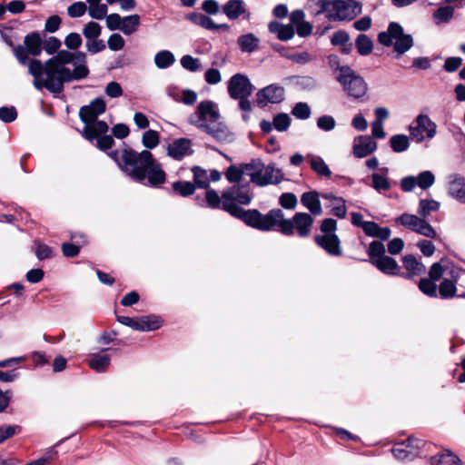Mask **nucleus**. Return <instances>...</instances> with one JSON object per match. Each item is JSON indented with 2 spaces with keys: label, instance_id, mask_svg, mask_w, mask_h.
<instances>
[{
  "label": "nucleus",
  "instance_id": "nucleus-63",
  "mask_svg": "<svg viewBox=\"0 0 465 465\" xmlns=\"http://www.w3.org/2000/svg\"><path fill=\"white\" fill-rule=\"evenodd\" d=\"M344 198L336 199V204L332 206L331 213L332 215L343 219L347 214V207Z\"/></svg>",
  "mask_w": 465,
  "mask_h": 465
},
{
  "label": "nucleus",
  "instance_id": "nucleus-5",
  "mask_svg": "<svg viewBox=\"0 0 465 465\" xmlns=\"http://www.w3.org/2000/svg\"><path fill=\"white\" fill-rule=\"evenodd\" d=\"M219 119L217 104L211 100H204L198 104L196 111L190 115L189 123L219 143L231 142L232 134L226 124L219 122Z\"/></svg>",
  "mask_w": 465,
  "mask_h": 465
},
{
  "label": "nucleus",
  "instance_id": "nucleus-20",
  "mask_svg": "<svg viewBox=\"0 0 465 465\" xmlns=\"http://www.w3.org/2000/svg\"><path fill=\"white\" fill-rule=\"evenodd\" d=\"M109 129L106 122L103 120H94L90 124H85L83 129L82 135L90 143H94L97 136L104 135Z\"/></svg>",
  "mask_w": 465,
  "mask_h": 465
},
{
  "label": "nucleus",
  "instance_id": "nucleus-60",
  "mask_svg": "<svg viewBox=\"0 0 465 465\" xmlns=\"http://www.w3.org/2000/svg\"><path fill=\"white\" fill-rule=\"evenodd\" d=\"M85 47L87 52L91 54H95L104 51L106 48V45L103 39L94 38V40H86Z\"/></svg>",
  "mask_w": 465,
  "mask_h": 465
},
{
  "label": "nucleus",
  "instance_id": "nucleus-40",
  "mask_svg": "<svg viewBox=\"0 0 465 465\" xmlns=\"http://www.w3.org/2000/svg\"><path fill=\"white\" fill-rule=\"evenodd\" d=\"M371 177V187L379 193L389 191L391 189V182L387 176L378 173H373Z\"/></svg>",
  "mask_w": 465,
  "mask_h": 465
},
{
  "label": "nucleus",
  "instance_id": "nucleus-50",
  "mask_svg": "<svg viewBox=\"0 0 465 465\" xmlns=\"http://www.w3.org/2000/svg\"><path fill=\"white\" fill-rule=\"evenodd\" d=\"M453 14L454 8L450 5H445L439 7L434 12L433 17L437 21V24L448 23L453 17Z\"/></svg>",
  "mask_w": 465,
  "mask_h": 465
},
{
  "label": "nucleus",
  "instance_id": "nucleus-1",
  "mask_svg": "<svg viewBox=\"0 0 465 465\" xmlns=\"http://www.w3.org/2000/svg\"><path fill=\"white\" fill-rule=\"evenodd\" d=\"M43 51V38L37 31L28 33L24 38V45L14 47V55L20 64L28 66V73L34 77L33 84L41 91L46 89L54 96L64 91V84L85 79L90 70L84 52L71 53L62 50L45 63L33 58Z\"/></svg>",
  "mask_w": 465,
  "mask_h": 465
},
{
  "label": "nucleus",
  "instance_id": "nucleus-32",
  "mask_svg": "<svg viewBox=\"0 0 465 465\" xmlns=\"http://www.w3.org/2000/svg\"><path fill=\"white\" fill-rule=\"evenodd\" d=\"M175 62L174 54L168 50H162L155 54L154 64L159 69L171 67Z\"/></svg>",
  "mask_w": 465,
  "mask_h": 465
},
{
  "label": "nucleus",
  "instance_id": "nucleus-36",
  "mask_svg": "<svg viewBox=\"0 0 465 465\" xmlns=\"http://www.w3.org/2000/svg\"><path fill=\"white\" fill-rule=\"evenodd\" d=\"M419 290L430 298L438 297V285L430 278H421L418 282Z\"/></svg>",
  "mask_w": 465,
  "mask_h": 465
},
{
  "label": "nucleus",
  "instance_id": "nucleus-23",
  "mask_svg": "<svg viewBox=\"0 0 465 465\" xmlns=\"http://www.w3.org/2000/svg\"><path fill=\"white\" fill-rule=\"evenodd\" d=\"M268 30L271 34L276 35L280 41H289L293 38L295 30L292 25H283L278 21H271L268 24Z\"/></svg>",
  "mask_w": 465,
  "mask_h": 465
},
{
  "label": "nucleus",
  "instance_id": "nucleus-30",
  "mask_svg": "<svg viewBox=\"0 0 465 465\" xmlns=\"http://www.w3.org/2000/svg\"><path fill=\"white\" fill-rule=\"evenodd\" d=\"M430 462L431 465H461L460 459L450 450L440 455L431 456Z\"/></svg>",
  "mask_w": 465,
  "mask_h": 465
},
{
  "label": "nucleus",
  "instance_id": "nucleus-51",
  "mask_svg": "<svg viewBox=\"0 0 465 465\" xmlns=\"http://www.w3.org/2000/svg\"><path fill=\"white\" fill-rule=\"evenodd\" d=\"M64 43L68 48L67 51L76 53L83 44V39L78 33H70L65 36Z\"/></svg>",
  "mask_w": 465,
  "mask_h": 465
},
{
  "label": "nucleus",
  "instance_id": "nucleus-6",
  "mask_svg": "<svg viewBox=\"0 0 465 465\" xmlns=\"http://www.w3.org/2000/svg\"><path fill=\"white\" fill-rule=\"evenodd\" d=\"M243 174L250 177V182L259 187L269 184H278L283 180V173L281 169L276 168L274 163L265 165L261 158H252L248 163H241Z\"/></svg>",
  "mask_w": 465,
  "mask_h": 465
},
{
  "label": "nucleus",
  "instance_id": "nucleus-61",
  "mask_svg": "<svg viewBox=\"0 0 465 465\" xmlns=\"http://www.w3.org/2000/svg\"><path fill=\"white\" fill-rule=\"evenodd\" d=\"M417 233L423 235L427 238L435 239L437 237V232L434 228L426 221V219H422L421 223H420L416 232Z\"/></svg>",
  "mask_w": 465,
  "mask_h": 465
},
{
  "label": "nucleus",
  "instance_id": "nucleus-11",
  "mask_svg": "<svg viewBox=\"0 0 465 465\" xmlns=\"http://www.w3.org/2000/svg\"><path fill=\"white\" fill-rule=\"evenodd\" d=\"M409 132L411 138L417 143H421L424 140L423 133H426L428 139H432L436 135L437 125L429 115L420 114L409 126Z\"/></svg>",
  "mask_w": 465,
  "mask_h": 465
},
{
  "label": "nucleus",
  "instance_id": "nucleus-43",
  "mask_svg": "<svg viewBox=\"0 0 465 465\" xmlns=\"http://www.w3.org/2000/svg\"><path fill=\"white\" fill-rule=\"evenodd\" d=\"M385 246L381 241H372L367 251L370 262L372 264L374 261L380 259V257L385 256Z\"/></svg>",
  "mask_w": 465,
  "mask_h": 465
},
{
  "label": "nucleus",
  "instance_id": "nucleus-15",
  "mask_svg": "<svg viewBox=\"0 0 465 465\" xmlns=\"http://www.w3.org/2000/svg\"><path fill=\"white\" fill-rule=\"evenodd\" d=\"M337 5L334 15L336 21H351L361 13V4L360 2L347 3L343 0H337Z\"/></svg>",
  "mask_w": 465,
  "mask_h": 465
},
{
  "label": "nucleus",
  "instance_id": "nucleus-13",
  "mask_svg": "<svg viewBox=\"0 0 465 465\" xmlns=\"http://www.w3.org/2000/svg\"><path fill=\"white\" fill-rule=\"evenodd\" d=\"M106 110V104L103 97H96L87 105L79 110V118L84 124H90Z\"/></svg>",
  "mask_w": 465,
  "mask_h": 465
},
{
  "label": "nucleus",
  "instance_id": "nucleus-42",
  "mask_svg": "<svg viewBox=\"0 0 465 465\" xmlns=\"http://www.w3.org/2000/svg\"><path fill=\"white\" fill-rule=\"evenodd\" d=\"M192 172L193 174V184L195 187H199L202 189L209 188V178L207 176V173L204 169L199 166H193L192 168Z\"/></svg>",
  "mask_w": 465,
  "mask_h": 465
},
{
  "label": "nucleus",
  "instance_id": "nucleus-54",
  "mask_svg": "<svg viewBox=\"0 0 465 465\" xmlns=\"http://www.w3.org/2000/svg\"><path fill=\"white\" fill-rule=\"evenodd\" d=\"M272 124L278 132H285L291 125V118L285 113H280L273 117Z\"/></svg>",
  "mask_w": 465,
  "mask_h": 465
},
{
  "label": "nucleus",
  "instance_id": "nucleus-47",
  "mask_svg": "<svg viewBox=\"0 0 465 465\" xmlns=\"http://www.w3.org/2000/svg\"><path fill=\"white\" fill-rule=\"evenodd\" d=\"M160 143L159 133L155 130L145 131L142 137V143L147 149L155 148Z\"/></svg>",
  "mask_w": 465,
  "mask_h": 465
},
{
  "label": "nucleus",
  "instance_id": "nucleus-64",
  "mask_svg": "<svg viewBox=\"0 0 465 465\" xmlns=\"http://www.w3.org/2000/svg\"><path fill=\"white\" fill-rule=\"evenodd\" d=\"M320 230L322 234H336L337 221L332 218H326L322 220Z\"/></svg>",
  "mask_w": 465,
  "mask_h": 465
},
{
  "label": "nucleus",
  "instance_id": "nucleus-59",
  "mask_svg": "<svg viewBox=\"0 0 465 465\" xmlns=\"http://www.w3.org/2000/svg\"><path fill=\"white\" fill-rule=\"evenodd\" d=\"M17 118V111L15 106H2L0 107V120L4 123L9 124Z\"/></svg>",
  "mask_w": 465,
  "mask_h": 465
},
{
  "label": "nucleus",
  "instance_id": "nucleus-56",
  "mask_svg": "<svg viewBox=\"0 0 465 465\" xmlns=\"http://www.w3.org/2000/svg\"><path fill=\"white\" fill-rule=\"evenodd\" d=\"M22 430L19 425H2L0 426V444L5 440L13 437Z\"/></svg>",
  "mask_w": 465,
  "mask_h": 465
},
{
  "label": "nucleus",
  "instance_id": "nucleus-52",
  "mask_svg": "<svg viewBox=\"0 0 465 465\" xmlns=\"http://www.w3.org/2000/svg\"><path fill=\"white\" fill-rule=\"evenodd\" d=\"M101 25L94 21L88 22L83 28V35L86 40L98 38L101 35Z\"/></svg>",
  "mask_w": 465,
  "mask_h": 465
},
{
  "label": "nucleus",
  "instance_id": "nucleus-24",
  "mask_svg": "<svg viewBox=\"0 0 465 465\" xmlns=\"http://www.w3.org/2000/svg\"><path fill=\"white\" fill-rule=\"evenodd\" d=\"M260 44V39L252 33L241 35L237 38V45L242 53L252 54L255 52Z\"/></svg>",
  "mask_w": 465,
  "mask_h": 465
},
{
  "label": "nucleus",
  "instance_id": "nucleus-48",
  "mask_svg": "<svg viewBox=\"0 0 465 465\" xmlns=\"http://www.w3.org/2000/svg\"><path fill=\"white\" fill-rule=\"evenodd\" d=\"M415 178L417 179V186L422 190L429 189L435 183V175L431 171L420 172Z\"/></svg>",
  "mask_w": 465,
  "mask_h": 465
},
{
  "label": "nucleus",
  "instance_id": "nucleus-12",
  "mask_svg": "<svg viewBox=\"0 0 465 465\" xmlns=\"http://www.w3.org/2000/svg\"><path fill=\"white\" fill-rule=\"evenodd\" d=\"M285 90L278 84H269L256 93V104L260 108H264L268 104H279L284 100Z\"/></svg>",
  "mask_w": 465,
  "mask_h": 465
},
{
  "label": "nucleus",
  "instance_id": "nucleus-46",
  "mask_svg": "<svg viewBox=\"0 0 465 465\" xmlns=\"http://www.w3.org/2000/svg\"><path fill=\"white\" fill-rule=\"evenodd\" d=\"M292 79L294 81V84L304 91H312L317 87V81L312 76H294Z\"/></svg>",
  "mask_w": 465,
  "mask_h": 465
},
{
  "label": "nucleus",
  "instance_id": "nucleus-10",
  "mask_svg": "<svg viewBox=\"0 0 465 465\" xmlns=\"http://www.w3.org/2000/svg\"><path fill=\"white\" fill-rule=\"evenodd\" d=\"M433 447L431 442L409 437L405 441L393 445L391 452L400 460H412L417 457H426L427 452Z\"/></svg>",
  "mask_w": 465,
  "mask_h": 465
},
{
  "label": "nucleus",
  "instance_id": "nucleus-29",
  "mask_svg": "<svg viewBox=\"0 0 465 465\" xmlns=\"http://www.w3.org/2000/svg\"><path fill=\"white\" fill-rule=\"evenodd\" d=\"M440 203L434 199H420L417 213L422 219H427L432 212L439 211Z\"/></svg>",
  "mask_w": 465,
  "mask_h": 465
},
{
  "label": "nucleus",
  "instance_id": "nucleus-37",
  "mask_svg": "<svg viewBox=\"0 0 465 465\" xmlns=\"http://www.w3.org/2000/svg\"><path fill=\"white\" fill-rule=\"evenodd\" d=\"M390 146L394 153H403L410 147L409 137L405 134H394L390 138Z\"/></svg>",
  "mask_w": 465,
  "mask_h": 465
},
{
  "label": "nucleus",
  "instance_id": "nucleus-55",
  "mask_svg": "<svg viewBox=\"0 0 465 465\" xmlns=\"http://www.w3.org/2000/svg\"><path fill=\"white\" fill-rule=\"evenodd\" d=\"M316 125L322 131L331 132L335 128L336 121L333 116L324 114L317 119Z\"/></svg>",
  "mask_w": 465,
  "mask_h": 465
},
{
  "label": "nucleus",
  "instance_id": "nucleus-34",
  "mask_svg": "<svg viewBox=\"0 0 465 465\" xmlns=\"http://www.w3.org/2000/svg\"><path fill=\"white\" fill-rule=\"evenodd\" d=\"M140 323L142 331H152L162 327L163 320L155 314L143 315L140 317Z\"/></svg>",
  "mask_w": 465,
  "mask_h": 465
},
{
  "label": "nucleus",
  "instance_id": "nucleus-16",
  "mask_svg": "<svg viewBox=\"0 0 465 465\" xmlns=\"http://www.w3.org/2000/svg\"><path fill=\"white\" fill-rule=\"evenodd\" d=\"M447 192L450 197L465 204V177L460 173L450 174Z\"/></svg>",
  "mask_w": 465,
  "mask_h": 465
},
{
  "label": "nucleus",
  "instance_id": "nucleus-7",
  "mask_svg": "<svg viewBox=\"0 0 465 465\" xmlns=\"http://www.w3.org/2000/svg\"><path fill=\"white\" fill-rule=\"evenodd\" d=\"M254 90L249 77L242 73H237L230 77L227 82V92L231 99L238 101V106L242 112H251L252 104L249 97Z\"/></svg>",
  "mask_w": 465,
  "mask_h": 465
},
{
  "label": "nucleus",
  "instance_id": "nucleus-62",
  "mask_svg": "<svg viewBox=\"0 0 465 465\" xmlns=\"http://www.w3.org/2000/svg\"><path fill=\"white\" fill-rule=\"evenodd\" d=\"M107 5L100 4L93 7H88V15L96 20H102L107 16Z\"/></svg>",
  "mask_w": 465,
  "mask_h": 465
},
{
  "label": "nucleus",
  "instance_id": "nucleus-35",
  "mask_svg": "<svg viewBox=\"0 0 465 465\" xmlns=\"http://www.w3.org/2000/svg\"><path fill=\"white\" fill-rule=\"evenodd\" d=\"M310 166L318 176L330 178L331 175V169L321 156H312Z\"/></svg>",
  "mask_w": 465,
  "mask_h": 465
},
{
  "label": "nucleus",
  "instance_id": "nucleus-25",
  "mask_svg": "<svg viewBox=\"0 0 465 465\" xmlns=\"http://www.w3.org/2000/svg\"><path fill=\"white\" fill-rule=\"evenodd\" d=\"M111 357L105 354L93 353L88 360L89 367L97 372H105L109 368Z\"/></svg>",
  "mask_w": 465,
  "mask_h": 465
},
{
  "label": "nucleus",
  "instance_id": "nucleus-8",
  "mask_svg": "<svg viewBox=\"0 0 465 465\" xmlns=\"http://www.w3.org/2000/svg\"><path fill=\"white\" fill-rule=\"evenodd\" d=\"M378 42L387 47L393 45L398 54H403L413 45L411 35L404 34L403 27L397 22H391L386 31L378 34Z\"/></svg>",
  "mask_w": 465,
  "mask_h": 465
},
{
  "label": "nucleus",
  "instance_id": "nucleus-22",
  "mask_svg": "<svg viewBox=\"0 0 465 465\" xmlns=\"http://www.w3.org/2000/svg\"><path fill=\"white\" fill-rule=\"evenodd\" d=\"M372 265L386 275H400V266L396 260L391 256L385 255L383 257H380V259L373 262Z\"/></svg>",
  "mask_w": 465,
  "mask_h": 465
},
{
  "label": "nucleus",
  "instance_id": "nucleus-41",
  "mask_svg": "<svg viewBox=\"0 0 465 465\" xmlns=\"http://www.w3.org/2000/svg\"><path fill=\"white\" fill-rule=\"evenodd\" d=\"M224 175H225L226 180L231 183L238 184V183H244L242 181V176L244 174H243V170H242L241 163L238 165H235V164L230 165L226 169Z\"/></svg>",
  "mask_w": 465,
  "mask_h": 465
},
{
  "label": "nucleus",
  "instance_id": "nucleus-9",
  "mask_svg": "<svg viewBox=\"0 0 465 465\" xmlns=\"http://www.w3.org/2000/svg\"><path fill=\"white\" fill-rule=\"evenodd\" d=\"M335 79L341 85L348 96L359 100L365 96L368 85L364 78L349 65L341 68V74H336Z\"/></svg>",
  "mask_w": 465,
  "mask_h": 465
},
{
  "label": "nucleus",
  "instance_id": "nucleus-39",
  "mask_svg": "<svg viewBox=\"0 0 465 465\" xmlns=\"http://www.w3.org/2000/svg\"><path fill=\"white\" fill-rule=\"evenodd\" d=\"M175 194L182 197H188L195 192V185L189 181H176L172 184Z\"/></svg>",
  "mask_w": 465,
  "mask_h": 465
},
{
  "label": "nucleus",
  "instance_id": "nucleus-53",
  "mask_svg": "<svg viewBox=\"0 0 465 465\" xmlns=\"http://www.w3.org/2000/svg\"><path fill=\"white\" fill-rule=\"evenodd\" d=\"M180 63L183 68L192 73H195L201 68L200 59L190 54L182 56Z\"/></svg>",
  "mask_w": 465,
  "mask_h": 465
},
{
  "label": "nucleus",
  "instance_id": "nucleus-58",
  "mask_svg": "<svg viewBox=\"0 0 465 465\" xmlns=\"http://www.w3.org/2000/svg\"><path fill=\"white\" fill-rule=\"evenodd\" d=\"M280 205L287 210H292L297 205V197L292 193H283L279 198Z\"/></svg>",
  "mask_w": 465,
  "mask_h": 465
},
{
  "label": "nucleus",
  "instance_id": "nucleus-17",
  "mask_svg": "<svg viewBox=\"0 0 465 465\" xmlns=\"http://www.w3.org/2000/svg\"><path fill=\"white\" fill-rule=\"evenodd\" d=\"M222 12L230 20H236L240 17L249 20L251 13L246 9L243 0H228L223 6Z\"/></svg>",
  "mask_w": 465,
  "mask_h": 465
},
{
  "label": "nucleus",
  "instance_id": "nucleus-44",
  "mask_svg": "<svg viewBox=\"0 0 465 465\" xmlns=\"http://www.w3.org/2000/svg\"><path fill=\"white\" fill-rule=\"evenodd\" d=\"M205 203L206 207L211 209H222L223 210V198L213 189H208L205 193Z\"/></svg>",
  "mask_w": 465,
  "mask_h": 465
},
{
  "label": "nucleus",
  "instance_id": "nucleus-33",
  "mask_svg": "<svg viewBox=\"0 0 465 465\" xmlns=\"http://www.w3.org/2000/svg\"><path fill=\"white\" fill-rule=\"evenodd\" d=\"M121 24V32H123L125 35H130L136 32L139 25H140V15H131L124 17H122Z\"/></svg>",
  "mask_w": 465,
  "mask_h": 465
},
{
  "label": "nucleus",
  "instance_id": "nucleus-28",
  "mask_svg": "<svg viewBox=\"0 0 465 465\" xmlns=\"http://www.w3.org/2000/svg\"><path fill=\"white\" fill-rule=\"evenodd\" d=\"M185 18L193 24L207 30L213 31V27L215 26V23L213 22V20L208 15L202 13L192 12L187 14L185 15Z\"/></svg>",
  "mask_w": 465,
  "mask_h": 465
},
{
  "label": "nucleus",
  "instance_id": "nucleus-21",
  "mask_svg": "<svg viewBox=\"0 0 465 465\" xmlns=\"http://www.w3.org/2000/svg\"><path fill=\"white\" fill-rule=\"evenodd\" d=\"M301 203L312 214L317 216L322 213L320 194L316 191L306 192L302 194Z\"/></svg>",
  "mask_w": 465,
  "mask_h": 465
},
{
  "label": "nucleus",
  "instance_id": "nucleus-26",
  "mask_svg": "<svg viewBox=\"0 0 465 465\" xmlns=\"http://www.w3.org/2000/svg\"><path fill=\"white\" fill-rule=\"evenodd\" d=\"M457 283L455 280L444 278L438 285V297L441 300H450L456 297Z\"/></svg>",
  "mask_w": 465,
  "mask_h": 465
},
{
  "label": "nucleus",
  "instance_id": "nucleus-49",
  "mask_svg": "<svg viewBox=\"0 0 465 465\" xmlns=\"http://www.w3.org/2000/svg\"><path fill=\"white\" fill-rule=\"evenodd\" d=\"M292 114L299 120H306L310 118L312 110L307 103L299 102L292 107Z\"/></svg>",
  "mask_w": 465,
  "mask_h": 465
},
{
  "label": "nucleus",
  "instance_id": "nucleus-3",
  "mask_svg": "<svg viewBox=\"0 0 465 465\" xmlns=\"http://www.w3.org/2000/svg\"><path fill=\"white\" fill-rule=\"evenodd\" d=\"M222 198L224 212L239 219L245 225L259 231L264 214L257 209L245 210L241 206L249 205L253 199L250 182L238 183L225 188L222 192Z\"/></svg>",
  "mask_w": 465,
  "mask_h": 465
},
{
  "label": "nucleus",
  "instance_id": "nucleus-14",
  "mask_svg": "<svg viewBox=\"0 0 465 465\" xmlns=\"http://www.w3.org/2000/svg\"><path fill=\"white\" fill-rule=\"evenodd\" d=\"M313 240L330 256L339 257L342 255L341 240L337 234H316Z\"/></svg>",
  "mask_w": 465,
  "mask_h": 465
},
{
  "label": "nucleus",
  "instance_id": "nucleus-4",
  "mask_svg": "<svg viewBox=\"0 0 465 465\" xmlns=\"http://www.w3.org/2000/svg\"><path fill=\"white\" fill-rule=\"evenodd\" d=\"M313 218L307 213H296L292 219H285L282 209L274 208L264 214V219L259 231L270 232L277 230L285 236L294 234V230L301 238H306L311 233Z\"/></svg>",
  "mask_w": 465,
  "mask_h": 465
},
{
  "label": "nucleus",
  "instance_id": "nucleus-19",
  "mask_svg": "<svg viewBox=\"0 0 465 465\" xmlns=\"http://www.w3.org/2000/svg\"><path fill=\"white\" fill-rule=\"evenodd\" d=\"M377 149V143L370 136L359 135L353 144V154L357 158H364Z\"/></svg>",
  "mask_w": 465,
  "mask_h": 465
},
{
  "label": "nucleus",
  "instance_id": "nucleus-45",
  "mask_svg": "<svg viewBox=\"0 0 465 465\" xmlns=\"http://www.w3.org/2000/svg\"><path fill=\"white\" fill-rule=\"evenodd\" d=\"M62 42L55 36H49L43 40V50L49 55H55L60 52Z\"/></svg>",
  "mask_w": 465,
  "mask_h": 465
},
{
  "label": "nucleus",
  "instance_id": "nucleus-31",
  "mask_svg": "<svg viewBox=\"0 0 465 465\" xmlns=\"http://www.w3.org/2000/svg\"><path fill=\"white\" fill-rule=\"evenodd\" d=\"M355 47L360 55L367 56L373 50V42L367 35L360 34L355 39Z\"/></svg>",
  "mask_w": 465,
  "mask_h": 465
},
{
  "label": "nucleus",
  "instance_id": "nucleus-57",
  "mask_svg": "<svg viewBox=\"0 0 465 465\" xmlns=\"http://www.w3.org/2000/svg\"><path fill=\"white\" fill-rule=\"evenodd\" d=\"M87 10V6L84 2H74L67 7V15L72 18L83 16Z\"/></svg>",
  "mask_w": 465,
  "mask_h": 465
},
{
  "label": "nucleus",
  "instance_id": "nucleus-38",
  "mask_svg": "<svg viewBox=\"0 0 465 465\" xmlns=\"http://www.w3.org/2000/svg\"><path fill=\"white\" fill-rule=\"evenodd\" d=\"M421 220L422 218L420 216L419 217L415 214L405 213L396 218V223L412 232H416L420 223H421Z\"/></svg>",
  "mask_w": 465,
  "mask_h": 465
},
{
  "label": "nucleus",
  "instance_id": "nucleus-2",
  "mask_svg": "<svg viewBox=\"0 0 465 465\" xmlns=\"http://www.w3.org/2000/svg\"><path fill=\"white\" fill-rule=\"evenodd\" d=\"M108 155L133 181L144 186L158 188L165 183L166 173L148 150L137 153L132 148L111 151Z\"/></svg>",
  "mask_w": 465,
  "mask_h": 465
},
{
  "label": "nucleus",
  "instance_id": "nucleus-27",
  "mask_svg": "<svg viewBox=\"0 0 465 465\" xmlns=\"http://www.w3.org/2000/svg\"><path fill=\"white\" fill-rule=\"evenodd\" d=\"M403 267L412 274L421 276L426 272L425 265L412 254H407L402 258Z\"/></svg>",
  "mask_w": 465,
  "mask_h": 465
},
{
  "label": "nucleus",
  "instance_id": "nucleus-18",
  "mask_svg": "<svg viewBox=\"0 0 465 465\" xmlns=\"http://www.w3.org/2000/svg\"><path fill=\"white\" fill-rule=\"evenodd\" d=\"M193 153L192 141L188 138L175 139L172 143L168 144L167 147V155L176 161H181L186 155Z\"/></svg>",
  "mask_w": 465,
  "mask_h": 465
}]
</instances>
